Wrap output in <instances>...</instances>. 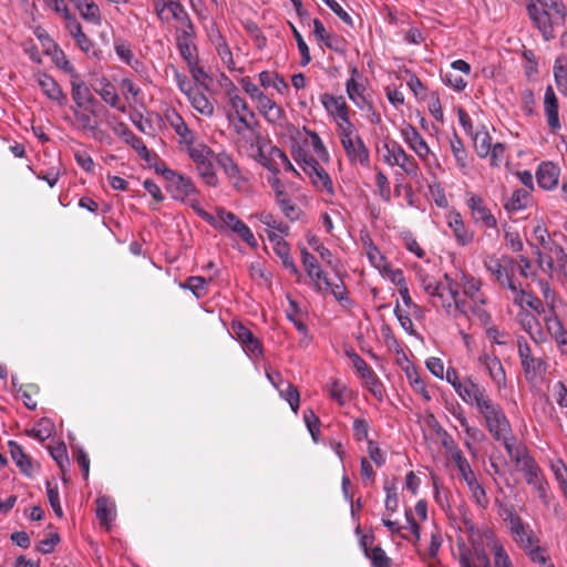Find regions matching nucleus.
I'll use <instances>...</instances> for the list:
<instances>
[{
  "instance_id": "nucleus-1",
  "label": "nucleus",
  "mask_w": 567,
  "mask_h": 567,
  "mask_svg": "<svg viewBox=\"0 0 567 567\" xmlns=\"http://www.w3.org/2000/svg\"><path fill=\"white\" fill-rule=\"evenodd\" d=\"M444 279L447 282V292L450 295V302L462 301L466 305L463 311H455L451 313L455 318L457 316H464L467 319L476 318L482 324H488L491 322V316L485 309L486 298L481 292L482 282L480 279L474 277L463 276L462 288L463 297L460 295V285L453 280L447 274L444 275Z\"/></svg>"
},
{
  "instance_id": "nucleus-2",
  "label": "nucleus",
  "mask_w": 567,
  "mask_h": 567,
  "mask_svg": "<svg viewBox=\"0 0 567 567\" xmlns=\"http://www.w3.org/2000/svg\"><path fill=\"white\" fill-rule=\"evenodd\" d=\"M527 12L545 41L554 39V28L564 25L567 16L561 0H537L527 6Z\"/></svg>"
},
{
  "instance_id": "nucleus-3",
  "label": "nucleus",
  "mask_w": 567,
  "mask_h": 567,
  "mask_svg": "<svg viewBox=\"0 0 567 567\" xmlns=\"http://www.w3.org/2000/svg\"><path fill=\"white\" fill-rule=\"evenodd\" d=\"M506 452L511 460L515 462L518 470L524 474L526 483L533 486L537 491L538 496L546 502L547 483L540 467L529 455L526 447L506 444Z\"/></svg>"
},
{
  "instance_id": "nucleus-4",
  "label": "nucleus",
  "mask_w": 567,
  "mask_h": 567,
  "mask_svg": "<svg viewBox=\"0 0 567 567\" xmlns=\"http://www.w3.org/2000/svg\"><path fill=\"white\" fill-rule=\"evenodd\" d=\"M484 416L486 427L496 441H501L506 449V444H514L515 437L512 435V427L503 409L493 400L478 410Z\"/></svg>"
},
{
  "instance_id": "nucleus-5",
  "label": "nucleus",
  "mask_w": 567,
  "mask_h": 567,
  "mask_svg": "<svg viewBox=\"0 0 567 567\" xmlns=\"http://www.w3.org/2000/svg\"><path fill=\"white\" fill-rule=\"evenodd\" d=\"M417 281L425 293L430 297L434 298L432 303L434 306H440L446 311L447 315L454 313L455 311L465 312L466 305L462 301L450 302V295L447 292V285L444 286L442 282L436 280L430 274L419 270L416 272Z\"/></svg>"
},
{
  "instance_id": "nucleus-6",
  "label": "nucleus",
  "mask_w": 567,
  "mask_h": 567,
  "mask_svg": "<svg viewBox=\"0 0 567 567\" xmlns=\"http://www.w3.org/2000/svg\"><path fill=\"white\" fill-rule=\"evenodd\" d=\"M514 259L507 255L496 257L494 255L486 256L484 259V267L495 280L502 286L508 288L511 291H516V285L512 280L513 277Z\"/></svg>"
},
{
  "instance_id": "nucleus-7",
  "label": "nucleus",
  "mask_w": 567,
  "mask_h": 567,
  "mask_svg": "<svg viewBox=\"0 0 567 567\" xmlns=\"http://www.w3.org/2000/svg\"><path fill=\"white\" fill-rule=\"evenodd\" d=\"M382 157L386 164L400 166L410 176L415 177L419 174L416 161L411 155H408L402 146L394 141L383 144Z\"/></svg>"
},
{
  "instance_id": "nucleus-8",
  "label": "nucleus",
  "mask_w": 567,
  "mask_h": 567,
  "mask_svg": "<svg viewBox=\"0 0 567 567\" xmlns=\"http://www.w3.org/2000/svg\"><path fill=\"white\" fill-rule=\"evenodd\" d=\"M517 347L526 379L534 380L545 374L547 370L546 361L543 358L532 355L530 347L524 338L518 339Z\"/></svg>"
},
{
  "instance_id": "nucleus-9",
  "label": "nucleus",
  "mask_w": 567,
  "mask_h": 567,
  "mask_svg": "<svg viewBox=\"0 0 567 567\" xmlns=\"http://www.w3.org/2000/svg\"><path fill=\"white\" fill-rule=\"evenodd\" d=\"M467 207L471 210L475 223H482L486 228H494L497 225L496 218L486 207L483 198L476 194H470L466 199Z\"/></svg>"
},
{
  "instance_id": "nucleus-10",
  "label": "nucleus",
  "mask_w": 567,
  "mask_h": 567,
  "mask_svg": "<svg viewBox=\"0 0 567 567\" xmlns=\"http://www.w3.org/2000/svg\"><path fill=\"white\" fill-rule=\"evenodd\" d=\"M344 152L352 164L359 163L361 166H369L370 153L362 138L355 135L349 140L342 138L341 142Z\"/></svg>"
},
{
  "instance_id": "nucleus-11",
  "label": "nucleus",
  "mask_w": 567,
  "mask_h": 567,
  "mask_svg": "<svg viewBox=\"0 0 567 567\" xmlns=\"http://www.w3.org/2000/svg\"><path fill=\"white\" fill-rule=\"evenodd\" d=\"M233 332L236 339L243 344L247 354L258 358L262 354L261 342L252 334V332L240 322H233Z\"/></svg>"
},
{
  "instance_id": "nucleus-12",
  "label": "nucleus",
  "mask_w": 567,
  "mask_h": 567,
  "mask_svg": "<svg viewBox=\"0 0 567 567\" xmlns=\"http://www.w3.org/2000/svg\"><path fill=\"white\" fill-rule=\"evenodd\" d=\"M457 394L466 403L475 404L478 410L492 401L486 393V389L471 379L464 381L463 388Z\"/></svg>"
},
{
  "instance_id": "nucleus-13",
  "label": "nucleus",
  "mask_w": 567,
  "mask_h": 567,
  "mask_svg": "<svg viewBox=\"0 0 567 567\" xmlns=\"http://www.w3.org/2000/svg\"><path fill=\"white\" fill-rule=\"evenodd\" d=\"M509 529L517 544L523 549H527L530 546L538 544V539L534 536L533 530L528 525H525L518 515H511L509 517Z\"/></svg>"
},
{
  "instance_id": "nucleus-14",
  "label": "nucleus",
  "mask_w": 567,
  "mask_h": 567,
  "mask_svg": "<svg viewBox=\"0 0 567 567\" xmlns=\"http://www.w3.org/2000/svg\"><path fill=\"white\" fill-rule=\"evenodd\" d=\"M491 549L493 553V565L486 551L482 547L481 553L476 555V559L478 560L481 567H514L511 557L501 543L494 542L491 546Z\"/></svg>"
},
{
  "instance_id": "nucleus-15",
  "label": "nucleus",
  "mask_w": 567,
  "mask_h": 567,
  "mask_svg": "<svg viewBox=\"0 0 567 567\" xmlns=\"http://www.w3.org/2000/svg\"><path fill=\"white\" fill-rule=\"evenodd\" d=\"M404 141L415 152V154L423 161H427L431 154L430 147L425 140L421 136L417 130L408 124L401 130Z\"/></svg>"
},
{
  "instance_id": "nucleus-16",
  "label": "nucleus",
  "mask_w": 567,
  "mask_h": 567,
  "mask_svg": "<svg viewBox=\"0 0 567 567\" xmlns=\"http://www.w3.org/2000/svg\"><path fill=\"white\" fill-rule=\"evenodd\" d=\"M558 99L551 85H548L544 96V112L547 117V123L553 133L560 128V121L558 115Z\"/></svg>"
},
{
  "instance_id": "nucleus-17",
  "label": "nucleus",
  "mask_w": 567,
  "mask_h": 567,
  "mask_svg": "<svg viewBox=\"0 0 567 567\" xmlns=\"http://www.w3.org/2000/svg\"><path fill=\"white\" fill-rule=\"evenodd\" d=\"M301 257L306 272L313 281L316 290L318 292H323L322 282L328 278L327 275L321 270L316 257L306 248L301 249Z\"/></svg>"
},
{
  "instance_id": "nucleus-18",
  "label": "nucleus",
  "mask_w": 567,
  "mask_h": 567,
  "mask_svg": "<svg viewBox=\"0 0 567 567\" xmlns=\"http://www.w3.org/2000/svg\"><path fill=\"white\" fill-rule=\"evenodd\" d=\"M35 80L43 93L52 101L58 102L60 105L65 104L66 95L63 93L56 81L42 72L35 74Z\"/></svg>"
},
{
  "instance_id": "nucleus-19",
  "label": "nucleus",
  "mask_w": 567,
  "mask_h": 567,
  "mask_svg": "<svg viewBox=\"0 0 567 567\" xmlns=\"http://www.w3.org/2000/svg\"><path fill=\"white\" fill-rule=\"evenodd\" d=\"M478 361L485 367L491 379L498 388L506 385V373L497 357L484 353L478 358Z\"/></svg>"
},
{
  "instance_id": "nucleus-20",
  "label": "nucleus",
  "mask_w": 567,
  "mask_h": 567,
  "mask_svg": "<svg viewBox=\"0 0 567 567\" xmlns=\"http://www.w3.org/2000/svg\"><path fill=\"white\" fill-rule=\"evenodd\" d=\"M560 169L551 163H542L536 173V179L538 185L544 189H553L557 186L559 179Z\"/></svg>"
},
{
  "instance_id": "nucleus-21",
  "label": "nucleus",
  "mask_w": 567,
  "mask_h": 567,
  "mask_svg": "<svg viewBox=\"0 0 567 567\" xmlns=\"http://www.w3.org/2000/svg\"><path fill=\"white\" fill-rule=\"evenodd\" d=\"M195 37V28L185 30H176V45L179 51L181 56L188 63H194V51L196 47L193 43V39Z\"/></svg>"
},
{
  "instance_id": "nucleus-22",
  "label": "nucleus",
  "mask_w": 567,
  "mask_h": 567,
  "mask_svg": "<svg viewBox=\"0 0 567 567\" xmlns=\"http://www.w3.org/2000/svg\"><path fill=\"white\" fill-rule=\"evenodd\" d=\"M187 99L192 106L202 115L212 117L215 113V105L214 102L210 101L199 89V86L196 87H188L187 91Z\"/></svg>"
},
{
  "instance_id": "nucleus-23",
  "label": "nucleus",
  "mask_w": 567,
  "mask_h": 567,
  "mask_svg": "<svg viewBox=\"0 0 567 567\" xmlns=\"http://www.w3.org/2000/svg\"><path fill=\"white\" fill-rule=\"evenodd\" d=\"M71 94L74 103L79 107H82L85 104H94L96 102L90 89L80 79L79 74H75L71 78Z\"/></svg>"
},
{
  "instance_id": "nucleus-24",
  "label": "nucleus",
  "mask_w": 567,
  "mask_h": 567,
  "mask_svg": "<svg viewBox=\"0 0 567 567\" xmlns=\"http://www.w3.org/2000/svg\"><path fill=\"white\" fill-rule=\"evenodd\" d=\"M321 103L327 112L332 115L337 121L348 116V106L342 96H333L324 93L321 95Z\"/></svg>"
},
{
  "instance_id": "nucleus-25",
  "label": "nucleus",
  "mask_w": 567,
  "mask_h": 567,
  "mask_svg": "<svg viewBox=\"0 0 567 567\" xmlns=\"http://www.w3.org/2000/svg\"><path fill=\"white\" fill-rule=\"evenodd\" d=\"M95 91L111 107L116 109L123 113L126 111L125 106L121 105V99L116 92L115 86L107 79H102L101 87L95 89Z\"/></svg>"
},
{
  "instance_id": "nucleus-26",
  "label": "nucleus",
  "mask_w": 567,
  "mask_h": 567,
  "mask_svg": "<svg viewBox=\"0 0 567 567\" xmlns=\"http://www.w3.org/2000/svg\"><path fill=\"white\" fill-rule=\"evenodd\" d=\"M10 455L20 471L30 476L32 474V460L24 453L22 446L16 441H9L8 443Z\"/></svg>"
},
{
  "instance_id": "nucleus-27",
  "label": "nucleus",
  "mask_w": 567,
  "mask_h": 567,
  "mask_svg": "<svg viewBox=\"0 0 567 567\" xmlns=\"http://www.w3.org/2000/svg\"><path fill=\"white\" fill-rule=\"evenodd\" d=\"M204 217L210 221V224L216 228H228L231 231L236 227V225L240 221V219L231 212L226 210L225 208H217L216 216L212 217L207 214H204Z\"/></svg>"
},
{
  "instance_id": "nucleus-28",
  "label": "nucleus",
  "mask_w": 567,
  "mask_h": 567,
  "mask_svg": "<svg viewBox=\"0 0 567 567\" xmlns=\"http://www.w3.org/2000/svg\"><path fill=\"white\" fill-rule=\"evenodd\" d=\"M215 161L219 165L220 168L225 172V174L233 181L235 186H238L241 181L240 169L238 165L234 162L233 157L225 153H218L215 155Z\"/></svg>"
},
{
  "instance_id": "nucleus-29",
  "label": "nucleus",
  "mask_w": 567,
  "mask_h": 567,
  "mask_svg": "<svg viewBox=\"0 0 567 567\" xmlns=\"http://www.w3.org/2000/svg\"><path fill=\"white\" fill-rule=\"evenodd\" d=\"M168 189L172 192L174 198L181 200H184L186 196L196 193V187L193 181L178 174L174 181L169 183Z\"/></svg>"
},
{
  "instance_id": "nucleus-30",
  "label": "nucleus",
  "mask_w": 567,
  "mask_h": 567,
  "mask_svg": "<svg viewBox=\"0 0 567 567\" xmlns=\"http://www.w3.org/2000/svg\"><path fill=\"white\" fill-rule=\"evenodd\" d=\"M96 517L106 529H110L111 522L115 517V508L105 496H101L96 499Z\"/></svg>"
},
{
  "instance_id": "nucleus-31",
  "label": "nucleus",
  "mask_w": 567,
  "mask_h": 567,
  "mask_svg": "<svg viewBox=\"0 0 567 567\" xmlns=\"http://www.w3.org/2000/svg\"><path fill=\"white\" fill-rule=\"evenodd\" d=\"M168 11L169 14L167 16L169 17V21L175 20L179 23V27L176 30L188 29L190 31L192 28H195L189 18V14L181 2H169Z\"/></svg>"
},
{
  "instance_id": "nucleus-32",
  "label": "nucleus",
  "mask_w": 567,
  "mask_h": 567,
  "mask_svg": "<svg viewBox=\"0 0 567 567\" xmlns=\"http://www.w3.org/2000/svg\"><path fill=\"white\" fill-rule=\"evenodd\" d=\"M449 226L452 228L455 238L462 246L472 241L473 235L466 230L460 214L455 213L450 215Z\"/></svg>"
},
{
  "instance_id": "nucleus-33",
  "label": "nucleus",
  "mask_w": 567,
  "mask_h": 567,
  "mask_svg": "<svg viewBox=\"0 0 567 567\" xmlns=\"http://www.w3.org/2000/svg\"><path fill=\"white\" fill-rule=\"evenodd\" d=\"M313 34L317 38V40L322 41L327 48L333 51L341 50L339 38L333 34H330L319 19L313 20Z\"/></svg>"
},
{
  "instance_id": "nucleus-34",
  "label": "nucleus",
  "mask_w": 567,
  "mask_h": 567,
  "mask_svg": "<svg viewBox=\"0 0 567 567\" xmlns=\"http://www.w3.org/2000/svg\"><path fill=\"white\" fill-rule=\"evenodd\" d=\"M513 292L515 293L514 302L516 305H518L519 307L523 308L524 306H527L530 309H533L534 311H536L537 313L544 312L543 302L538 297H536L532 293H528L523 289H518L517 286H516V291H513Z\"/></svg>"
},
{
  "instance_id": "nucleus-35",
  "label": "nucleus",
  "mask_w": 567,
  "mask_h": 567,
  "mask_svg": "<svg viewBox=\"0 0 567 567\" xmlns=\"http://www.w3.org/2000/svg\"><path fill=\"white\" fill-rule=\"evenodd\" d=\"M546 328L555 341L567 350V330L556 315L546 318Z\"/></svg>"
},
{
  "instance_id": "nucleus-36",
  "label": "nucleus",
  "mask_w": 567,
  "mask_h": 567,
  "mask_svg": "<svg viewBox=\"0 0 567 567\" xmlns=\"http://www.w3.org/2000/svg\"><path fill=\"white\" fill-rule=\"evenodd\" d=\"M309 177L311 178L313 186L319 190H324L331 196L334 194L333 183L323 167L319 166L318 169L313 171L309 175Z\"/></svg>"
},
{
  "instance_id": "nucleus-37",
  "label": "nucleus",
  "mask_w": 567,
  "mask_h": 567,
  "mask_svg": "<svg viewBox=\"0 0 567 567\" xmlns=\"http://www.w3.org/2000/svg\"><path fill=\"white\" fill-rule=\"evenodd\" d=\"M208 280L200 276L188 277L184 282L179 284L182 289H187L193 292L196 298H202L207 293Z\"/></svg>"
},
{
  "instance_id": "nucleus-38",
  "label": "nucleus",
  "mask_w": 567,
  "mask_h": 567,
  "mask_svg": "<svg viewBox=\"0 0 567 567\" xmlns=\"http://www.w3.org/2000/svg\"><path fill=\"white\" fill-rule=\"evenodd\" d=\"M256 144H257V155L259 158V163L265 166L268 171H270L274 175H278V161L272 155V146L270 147L268 154L262 151L260 146L261 136L256 133Z\"/></svg>"
},
{
  "instance_id": "nucleus-39",
  "label": "nucleus",
  "mask_w": 567,
  "mask_h": 567,
  "mask_svg": "<svg viewBox=\"0 0 567 567\" xmlns=\"http://www.w3.org/2000/svg\"><path fill=\"white\" fill-rule=\"evenodd\" d=\"M481 553V547L474 546L472 548L462 545L458 546V563L461 567H481L476 555Z\"/></svg>"
},
{
  "instance_id": "nucleus-40",
  "label": "nucleus",
  "mask_w": 567,
  "mask_h": 567,
  "mask_svg": "<svg viewBox=\"0 0 567 567\" xmlns=\"http://www.w3.org/2000/svg\"><path fill=\"white\" fill-rule=\"evenodd\" d=\"M227 96L233 111L236 113V116L249 114L250 117H255V113L249 109L246 101L237 93L236 87L228 90Z\"/></svg>"
},
{
  "instance_id": "nucleus-41",
  "label": "nucleus",
  "mask_w": 567,
  "mask_h": 567,
  "mask_svg": "<svg viewBox=\"0 0 567 567\" xmlns=\"http://www.w3.org/2000/svg\"><path fill=\"white\" fill-rule=\"evenodd\" d=\"M186 152L192 161L196 164V166L209 158L215 157L214 151L203 143L193 144L192 146L187 147Z\"/></svg>"
},
{
  "instance_id": "nucleus-42",
  "label": "nucleus",
  "mask_w": 567,
  "mask_h": 567,
  "mask_svg": "<svg viewBox=\"0 0 567 567\" xmlns=\"http://www.w3.org/2000/svg\"><path fill=\"white\" fill-rule=\"evenodd\" d=\"M196 169L206 185L212 187H216L218 185V177L214 167L213 158L198 164Z\"/></svg>"
},
{
  "instance_id": "nucleus-43",
  "label": "nucleus",
  "mask_w": 567,
  "mask_h": 567,
  "mask_svg": "<svg viewBox=\"0 0 567 567\" xmlns=\"http://www.w3.org/2000/svg\"><path fill=\"white\" fill-rule=\"evenodd\" d=\"M529 193L525 189H516L504 207L507 212H517L527 207Z\"/></svg>"
},
{
  "instance_id": "nucleus-44",
  "label": "nucleus",
  "mask_w": 567,
  "mask_h": 567,
  "mask_svg": "<svg viewBox=\"0 0 567 567\" xmlns=\"http://www.w3.org/2000/svg\"><path fill=\"white\" fill-rule=\"evenodd\" d=\"M474 147L480 157L488 156L492 147V137L486 131H478L474 134Z\"/></svg>"
},
{
  "instance_id": "nucleus-45",
  "label": "nucleus",
  "mask_w": 567,
  "mask_h": 567,
  "mask_svg": "<svg viewBox=\"0 0 567 567\" xmlns=\"http://www.w3.org/2000/svg\"><path fill=\"white\" fill-rule=\"evenodd\" d=\"M274 250L281 259L285 268L289 269L290 272L297 277L301 276L298 267L296 266L292 257L290 256V250L287 243L280 244L279 247H274Z\"/></svg>"
},
{
  "instance_id": "nucleus-46",
  "label": "nucleus",
  "mask_w": 567,
  "mask_h": 567,
  "mask_svg": "<svg viewBox=\"0 0 567 567\" xmlns=\"http://www.w3.org/2000/svg\"><path fill=\"white\" fill-rule=\"evenodd\" d=\"M48 41H50L53 47H54V51L52 53V60L54 62V64L60 68L61 70H63L64 72L69 73L71 75V78L76 73L75 69L73 68V65L70 63V61L66 59L64 52L62 50H60L56 44L53 43L52 40L49 39V37L45 38Z\"/></svg>"
},
{
  "instance_id": "nucleus-47",
  "label": "nucleus",
  "mask_w": 567,
  "mask_h": 567,
  "mask_svg": "<svg viewBox=\"0 0 567 567\" xmlns=\"http://www.w3.org/2000/svg\"><path fill=\"white\" fill-rule=\"evenodd\" d=\"M365 556L370 558L373 567H391V559L380 546L365 549Z\"/></svg>"
},
{
  "instance_id": "nucleus-48",
  "label": "nucleus",
  "mask_w": 567,
  "mask_h": 567,
  "mask_svg": "<svg viewBox=\"0 0 567 567\" xmlns=\"http://www.w3.org/2000/svg\"><path fill=\"white\" fill-rule=\"evenodd\" d=\"M468 489L472 493V497L475 501V503L482 507L486 508L489 504L488 497L486 495V492L484 487L478 483V481L475 478L468 483H466Z\"/></svg>"
},
{
  "instance_id": "nucleus-49",
  "label": "nucleus",
  "mask_w": 567,
  "mask_h": 567,
  "mask_svg": "<svg viewBox=\"0 0 567 567\" xmlns=\"http://www.w3.org/2000/svg\"><path fill=\"white\" fill-rule=\"evenodd\" d=\"M451 151L457 165L461 168H465L467 166V153L464 148L462 140L456 134H454L453 138L451 140Z\"/></svg>"
},
{
  "instance_id": "nucleus-50",
  "label": "nucleus",
  "mask_w": 567,
  "mask_h": 567,
  "mask_svg": "<svg viewBox=\"0 0 567 567\" xmlns=\"http://www.w3.org/2000/svg\"><path fill=\"white\" fill-rule=\"evenodd\" d=\"M80 13H81V17L89 21V22H92L94 24H100L101 23V12H100V8L96 3H94L93 1L89 2L86 1L82 7L81 9H79Z\"/></svg>"
},
{
  "instance_id": "nucleus-51",
  "label": "nucleus",
  "mask_w": 567,
  "mask_h": 567,
  "mask_svg": "<svg viewBox=\"0 0 567 567\" xmlns=\"http://www.w3.org/2000/svg\"><path fill=\"white\" fill-rule=\"evenodd\" d=\"M346 89L349 99L358 106L362 107V103L365 102V99L361 93L360 84L355 81L353 76L347 81Z\"/></svg>"
},
{
  "instance_id": "nucleus-52",
  "label": "nucleus",
  "mask_w": 567,
  "mask_h": 567,
  "mask_svg": "<svg viewBox=\"0 0 567 567\" xmlns=\"http://www.w3.org/2000/svg\"><path fill=\"white\" fill-rule=\"evenodd\" d=\"M258 219L271 229L278 230L282 235H288L289 226L284 223H278L272 214L268 212H261L257 215Z\"/></svg>"
},
{
  "instance_id": "nucleus-53",
  "label": "nucleus",
  "mask_w": 567,
  "mask_h": 567,
  "mask_svg": "<svg viewBox=\"0 0 567 567\" xmlns=\"http://www.w3.org/2000/svg\"><path fill=\"white\" fill-rule=\"evenodd\" d=\"M367 256L373 267H375L379 270L386 269L388 264L385 261L384 256L372 243H369V245L367 246Z\"/></svg>"
},
{
  "instance_id": "nucleus-54",
  "label": "nucleus",
  "mask_w": 567,
  "mask_h": 567,
  "mask_svg": "<svg viewBox=\"0 0 567 567\" xmlns=\"http://www.w3.org/2000/svg\"><path fill=\"white\" fill-rule=\"evenodd\" d=\"M75 121L79 123L81 128L94 132L97 128V121L94 118V113H87V112H81L75 111L74 112Z\"/></svg>"
},
{
  "instance_id": "nucleus-55",
  "label": "nucleus",
  "mask_w": 567,
  "mask_h": 567,
  "mask_svg": "<svg viewBox=\"0 0 567 567\" xmlns=\"http://www.w3.org/2000/svg\"><path fill=\"white\" fill-rule=\"evenodd\" d=\"M280 396L289 403L291 410L295 413L298 412L300 405V394L297 386L289 383L285 391H280Z\"/></svg>"
},
{
  "instance_id": "nucleus-56",
  "label": "nucleus",
  "mask_w": 567,
  "mask_h": 567,
  "mask_svg": "<svg viewBox=\"0 0 567 567\" xmlns=\"http://www.w3.org/2000/svg\"><path fill=\"white\" fill-rule=\"evenodd\" d=\"M323 291L331 292L338 301L348 300L346 287L339 279L338 282H331L328 278L322 282Z\"/></svg>"
},
{
  "instance_id": "nucleus-57",
  "label": "nucleus",
  "mask_w": 567,
  "mask_h": 567,
  "mask_svg": "<svg viewBox=\"0 0 567 567\" xmlns=\"http://www.w3.org/2000/svg\"><path fill=\"white\" fill-rule=\"evenodd\" d=\"M47 494L53 512L61 518L63 516V511L60 504L58 485H52L50 482H47Z\"/></svg>"
},
{
  "instance_id": "nucleus-58",
  "label": "nucleus",
  "mask_w": 567,
  "mask_h": 567,
  "mask_svg": "<svg viewBox=\"0 0 567 567\" xmlns=\"http://www.w3.org/2000/svg\"><path fill=\"white\" fill-rule=\"evenodd\" d=\"M534 236H535L536 240L538 241L539 246L545 251L549 252V247H553L554 245H556L555 243L550 241L548 230L543 223H538L534 227Z\"/></svg>"
},
{
  "instance_id": "nucleus-59",
  "label": "nucleus",
  "mask_w": 567,
  "mask_h": 567,
  "mask_svg": "<svg viewBox=\"0 0 567 567\" xmlns=\"http://www.w3.org/2000/svg\"><path fill=\"white\" fill-rule=\"evenodd\" d=\"M365 382V385L369 388L370 392L381 401L383 398V385L380 382L379 378L371 371L369 374L362 378Z\"/></svg>"
},
{
  "instance_id": "nucleus-60",
  "label": "nucleus",
  "mask_w": 567,
  "mask_h": 567,
  "mask_svg": "<svg viewBox=\"0 0 567 567\" xmlns=\"http://www.w3.org/2000/svg\"><path fill=\"white\" fill-rule=\"evenodd\" d=\"M50 455L64 473L66 465H69V456L65 445L59 444L56 446L50 447Z\"/></svg>"
},
{
  "instance_id": "nucleus-61",
  "label": "nucleus",
  "mask_w": 567,
  "mask_h": 567,
  "mask_svg": "<svg viewBox=\"0 0 567 567\" xmlns=\"http://www.w3.org/2000/svg\"><path fill=\"white\" fill-rule=\"evenodd\" d=\"M303 421L313 439L315 442H318V436L320 433L319 425L320 420L315 414L312 410H307L303 412Z\"/></svg>"
},
{
  "instance_id": "nucleus-62",
  "label": "nucleus",
  "mask_w": 567,
  "mask_h": 567,
  "mask_svg": "<svg viewBox=\"0 0 567 567\" xmlns=\"http://www.w3.org/2000/svg\"><path fill=\"white\" fill-rule=\"evenodd\" d=\"M330 396L336 400L340 405L347 402V386L339 380H333L329 388Z\"/></svg>"
},
{
  "instance_id": "nucleus-63",
  "label": "nucleus",
  "mask_w": 567,
  "mask_h": 567,
  "mask_svg": "<svg viewBox=\"0 0 567 567\" xmlns=\"http://www.w3.org/2000/svg\"><path fill=\"white\" fill-rule=\"evenodd\" d=\"M277 203L280 206L282 213L290 220H295L299 216V209L297 206L288 198L287 194L277 198Z\"/></svg>"
},
{
  "instance_id": "nucleus-64",
  "label": "nucleus",
  "mask_w": 567,
  "mask_h": 567,
  "mask_svg": "<svg viewBox=\"0 0 567 567\" xmlns=\"http://www.w3.org/2000/svg\"><path fill=\"white\" fill-rule=\"evenodd\" d=\"M549 252L554 255L557 269L563 274V276L567 272V254L559 245H554L549 247Z\"/></svg>"
}]
</instances>
